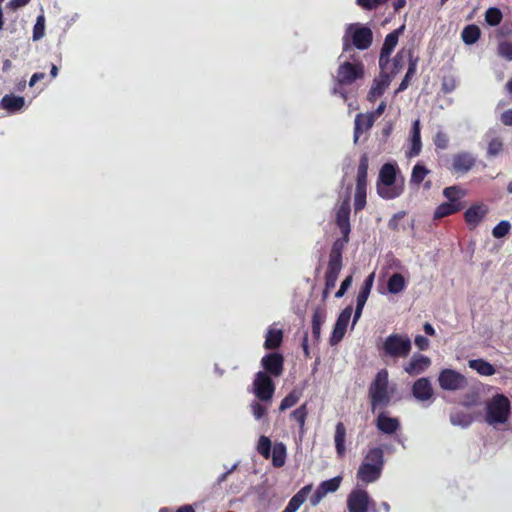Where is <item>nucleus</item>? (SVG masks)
Wrapping results in <instances>:
<instances>
[{
	"instance_id": "obj_40",
	"label": "nucleus",
	"mask_w": 512,
	"mask_h": 512,
	"mask_svg": "<svg viewBox=\"0 0 512 512\" xmlns=\"http://www.w3.org/2000/svg\"><path fill=\"white\" fill-rule=\"evenodd\" d=\"M302 396V391L293 389L282 401L279 406L280 411H285L291 407H293L300 400Z\"/></svg>"
},
{
	"instance_id": "obj_62",
	"label": "nucleus",
	"mask_w": 512,
	"mask_h": 512,
	"mask_svg": "<svg viewBox=\"0 0 512 512\" xmlns=\"http://www.w3.org/2000/svg\"><path fill=\"white\" fill-rule=\"evenodd\" d=\"M238 464H234L227 472L221 474L219 477H218V483H221V482H224L228 475L231 474L236 468H237Z\"/></svg>"
},
{
	"instance_id": "obj_61",
	"label": "nucleus",
	"mask_w": 512,
	"mask_h": 512,
	"mask_svg": "<svg viewBox=\"0 0 512 512\" xmlns=\"http://www.w3.org/2000/svg\"><path fill=\"white\" fill-rule=\"evenodd\" d=\"M404 213H398L393 216V218L389 221V227L395 229L397 227L398 220L403 217Z\"/></svg>"
},
{
	"instance_id": "obj_26",
	"label": "nucleus",
	"mask_w": 512,
	"mask_h": 512,
	"mask_svg": "<svg viewBox=\"0 0 512 512\" xmlns=\"http://www.w3.org/2000/svg\"><path fill=\"white\" fill-rule=\"evenodd\" d=\"M312 490V484H308L301 488L288 502L282 512H296L300 506L306 501L307 496Z\"/></svg>"
},
{
	"instance_id": "obj_18",
	"label": "nucleus",
	"mask_w": 512,
	"mask_h": 512,
	"mask_svg": "<svg viewBox=\"0 0 512 512\" xmlns=\"http://www.w3.org/2000/svg\"><path fill=\"white\" fill-rule=\"evenodd\" d=\"M352 315V308L346 307L339 315L331 336V344L338 343L344 336Z\"/></svg>"
},
{
	"instance_id": "obj_47",
	"label": "nucleus",
	"mask_w": 512,
	"mask_h": 512,
	"mask_svg": "<svg viewBox=\"0 0 512 512\" xmlns=\"http://www.w3.org/2000/svg\"><path fill=\"white\" fill-rule=\"evenodd\" d=\"M349 238L348 236H343L342 239H338L334 242L329 260L332 261L335 256L338 257V261L342 262V249L344 245L348 242Z\"/></svg>"
},
{
	"instance_id": "obj_63",
	"label": "nucleus",
	"mask_w": 512,
	"mask_h": 512,
	"mask_svg": "<svg viewBox=\"0 0 512 512\" xmlns=\"http://www.w3.org/2000/svg\"><path fill=\"white\" fill-rule=\"evenodd\" d=\"M423 329L427 335L433 336L435 334V329L430 323H425Z\"/></svg>"
},
{
	"instance_id": "obj_46",
	"label": "nucleus",
	"mask_w": 512,
	"mask_h": 512,
	"mask_svg": "<svg viewBox=\"0 0 512 512\" xmlns=\"http://www.w3.org/2000/svg\"><path fill=\"white\" fill-rule=\"evenodd\" d=\"M44 34H45V17L43 14H41L36 19V23L33 27L32 38L34 41H38L44 37Z\"/></svg>"
},
{
	"instance_id": "obj_38",
	"label": "nucleus",
	"mask_w": 512,
	"mask_h": 512,
	"mask_svg": "<svg viewBox=\"0 0 512 512\" xmlns=\"http://www.w3.org/2000/svg\"><path fill=\"white\" fill-rule=\"evenodd\" d=\"M461 37L465 44L472 45L480 38V29L476 25H468L463 29Z\"/></svg>"
},
{
	"instance_id": "obj_20",
	"label": "nucleus",
	"mask_w": 512,
	"mask_h": 512,
	"mask_svg": "<svg viewBox=\"0 0 512 512\" xmlns=\"http://www.w3.org/2000/svg\"><path fill=\"white\" fill-rule=\"evenodd\" d=\"M404 56H407L409 58V67H408V70H407V72L405 74L404 79L402 80V82L400 83L398 89L396 90V93H399V92H402V91L406 90L408 85H409L410 79L416 73L417 59H413L411 50H407V51L402 50V51H400L397 54L396 58L394 59L395 65L397 66L399 58H403Z\"/></svg>"
},
{
	"instance_id": "obj_49",
	"label": "nucleus",
	"mask_w": 512,
	"mask_h": 512,
	"mask_svg": "<svg viewBox=\"0 0 512 512\" xmlns=\"http://www.w3.org/2000/svg\"><path fill=\"white\" fill-rule=\"evenodd\" d=\"M503 150V142L500 138H493L488 144L487 154L490 157L498 156Z\"/></svg>"
},
{
	"instance_id": "obj_56",
	"label": "nucleus",
	"mask_w": 512,
	"mask_h": 512,
	"mask_svg": "<svg viewBox=\"0 0 512 512\" xmlns=\"http://www.w3.org/2000/svg\"><path fill=\"white\" fill-rule=\"evenodd\" d=\"M414 342L420 350H426L429 346V340L422 335L416 336Z\"/></svg>"
},
{
	"instance_id": "obj_9",
	"label": "nucleus",
	"mask_w": 512,
	"mask_h": 512,
	"mask_svg": "<svg viewBox=\"0 0 512 512\" xmlns=\"http://www.w3.org/2000/svg\"><path fill=\"white\" fill-rule=\"evenodd\" d=\"M438 383L445 391H461L468 386L467 378L453 369H443L439 373Z\"/></svg>"
},
{
	"instance_id": "obj_11",
	"label": "nucleus",
	"mask_w": 512,
	"mask_h": 512,
	"mask_svg": "<svg viewBox=\"0 0 512 512\" xmlns=\"http://www.w3.org/2000/svg\"><path fill=\"white\" fill-rule=\"evenodd\" d=\"M370 501V497L365 490L354 489L348 495V510L349 512H367Z\"/></svg>"
},
{
	"instance_id": "obj_28",
	"label": "nucleus",
	"mask_w": 512,
	"mask_h": 512,
	"mask_svg": "<svg viewBox=\"0 0 512 512\" xmlns=\"http://www.w3.org/2000/svg\"><path fill=\"white\" fill-rule=\"evenodd\" d=\"M376 119L370 114H358L355 118V128H354V140L355 142L358 141L360 135L363 132L368 131Z\"/></svg>"
},
{
	"instance_id": "obj_45",
	"label": "nucleus",
	"mask_w": 512,
	"mask_h": 512,
	"mask_svg": "<svg viewBox=\"0 0 512 512\" xmlns=\"http://www.w3.org/2000/svg\"><path fill=\"white\" fill-rule=\"evenodd\" d=\"M502 20V12L495 7L489 8L485 13V21L491 26L498 25Z\"/></svg>"
},
{
	"instance_id": "obj_36",
	"label": "nucleus",
	"mask_w": 512,
	"mask_h": 512,
	"mask_svg": "<svg viewBox=\"0 0 512 512\" xmlns=\"http://www.w3.org/2000/svg\"><path fill=\"white\" fill-rule=\"evenodd\" d=\"M272 463L275 467H282L286 462L287 449L282 442L274 444L272 452Z\"/></svg>"
},
{
	"instance_id": "obj_53",
	"label": "nucleus",
	"mask_w": 512,
	"mask_h": 512,
	"mask_svg": "<svg viewBox=\"0 0 512 512\" xmlns=\"http://www.w3.org/2000/svg\"><path fill=\"white\" fill-rule=\"evenodd\" d=\"M387 0H356L357 4L364 9H373Z\"/></svg>"
},
{
	"instance_id": "obj_55",
	"label": "nucleus",
	"mask_w": 512,
	"mask_h": 512,
	"mask_svg": "<svg viewBox=\"0 0 512 512\" xmlns=\"http://www.w3.org/2000/svg\"><path fill=\"white\" fill-rule=\"evenodd\" d=\"M456 88V81L454 78H446L442 83V89L445 93H450Z\"/></svg>"
},
{
	"instance_id": "obj_6",
	"label": "nucleus",
	"mask_w": 512,
	"mask_h": 512,
	"mask_svg": "<svg viewBox=\"0 0 512 512\" xmlns=\"http://www.w3.org/2000/svg\"><path fill=\"white\" fill-rule=\"evenodd\" d=\"M412 343L408 335L391 334L383 342L385 355L393 358H405L409 355Z\"/></svg>"
},
{
	"instance_id": "obj_34",
	"label": "nucleus",
	"mask_w": 512,
	"mask_h": 512,
	"mask_svg": "<svg viewBox=\"0 0 512 512\" xmlns=\"http://www.w3.org/2000/svg\"><path fill=\"white\" fill-rule=\"evenodd\" d=\"M468 366L483 376H491L495 373L493 365L483 359L469 360Z\"/></svg>"
},
{
	"instance_id": "obj_51",
	"label": "nucleus",
	"mask_w": 512,
	"mask_h": 512,
	"mask_svg": "<svg viewBox=\"0 0 512 512\" xmlns=\"http://www.w3.org/2000/svg\"><path fill=\"white\" fill-rule=\"evenodd\" d=\"M251 412L256 420H260L266 414V407L261 405L258 401H253L250 404Z\"/></svg>"
},
{
	"instance_id": "obj_3",
	"label": "nucleus",
	"mask_w": 512,
	"mask_h": 512,
	"mask_svg": "<svg viewBox=\"0 0 512 512\" xmlns=\"http://www.w3.org/2000/svg\"><path fill=\"white\" fill-rule=\"evenodd\" d=\"M372 37L373 35L370 28L358 23L350 24L343 36V51L345 53H352V46L359 50H365L370 47Z\"/></svg>"
},
{
	"instance_id": "obj_13",
	"label": "nucleus",
	"mask_w": 512,
	"mask_h": 512,
	"mask_svg": "<svg viewBox=\"0 0 512 512\" xmlns=\"http://www.w3.org/2000/svg\"><path fill=\"white\" fill-rule=\"evenodd\" d=\"M431 365V359L416 353L403 365L404 371L410 376H417L425 372Z\"/></svg>"
},
{
	"instance_id": "obj_30",
	"label": "nucleus",
	"mask_w": 512,
	"mask_h": 512,
	"mask_svg": "<svg viewBox=\"0 0 512 512\" xmlns=\"http://www.w3.org/2000/svg\"><path fill=\"white\" fill-rule=\"evenodd\" d=\"M410 141L411 148L407 155L408 157H415L420 153L422 148L420 136V121L418 119H416L412 124Z\"/></svg>"
},
{
	"instance_id": "obj_15",
	"label": "nucleus",
	"mask_w": 512,
	"mask_h": 512,
	"mask_svg": "<svg viewBox=\"0 0 512 512\" xmlns=\"http://www.w3.org/2000/svg\"><path fill=\"white\" fill-rule=\"evenodd\" d=\"M350 196L346 195L343 202L339 205L336 212V222L343 236H349L350 233Z\"/></svg>"
},
{
	"instance_id": "obj_44",
	"label": "nucleus",
	"mask_w": 512,
	"mask_h": 512,
	"mask_svg": "<svg viewBox=\"0 0 512 512\" xmlns=\"http://www.w3.org/2000/svg\"><path fill=\"white\" fill-rule=\"evenodd\" d=\"M497 54L507 61H512V42L507 40L499 41Z\"/></svg>"
},
{
	"instance_id": "obj_64",
	"label": "nucleus",
	"mask_w": 512,
	"mask_h": 512,
	"mask_svg": "<svg viewBox=\"0 0 512 512\" xmlns=\"http://www.w3.org/2000/svg\"><path fill=\"white\" fill-rule=\"evenodd\" d=\"M176 512H194V509L191 505H184L180 507Z\"/></svg>"
},
{
	"instance_id": "obj_1",
	"label": "nucleus",
	"mask_w": 512,
	"mask_h": 512,
	"mask_svg": "<svg viewBox=\"0 0 512 512\" xmlns=\"http://www.w3.org/2000/svg\"><path fill=\"white\" fill-rule=\"evenodd\" d=\"M339 67L336 71V84L332 90L333 94H339L344 100L347 99L346 92L342 88L343 85H350L356 80L363 78L364 65L355 58L353 53H345L344 51L338 57Z\"/></svg>"
},
{
	"instance_id": "obj_37",
	"label": "nucleus",
	"mask_w": 512,
	"mask_h": 512,
	"mask_svg": "<svg viewBox=\"0 0 512 512\" xmlns=\"http://www.w3.org/2000/svg\"><path fill=\"white\" fill-rule=\"evenodd\" d=\"M326 314L322 309H316L312 316V336L318 341L321 334V326L325 322Z\"/></svg>"
},
{
	"instance_id": "obj_41",
	"label": "nucleus",
	"mask_w": 512,
	"mask_h": 512,
	"mask_svg": "<svg viewBox=\"0 0 512 512\" xmlns=\"http://www.w3.org/2000/svg\"><path fill=\"white\" fill-rule=\"evenodd\" d=\"M443 195L450 203H461L460 200L464 197L465 192L456 186H450L443 190Z\"/></svg>"
},
{
	"instance_id": "obj_16",
	"label": "nucleus",
	"mask_w": 512,
	"mask_h": 512,
	"mask_svg": "<svg viewBox=\"0 0 512 512\" xmlns=\"http://www.w3.org/2000/svg\"><path fill=\"white\" fill-rule=\"evenodd\" d=\"M476 163V157L467 151L455 154L452 158V171L455 173H467Z\"/></svg>"
},
{
	"instance_id": "obj_33",
	"label": "nucleus",
	"mask_w": 512,
	"mask_h": 512,
	"mask_svg": "<svg viewBox=\"0 0 512 512\" xmlns=\"http://www.w3.org/2000/svg\"><path fill=\"white\" fill-rule=\"evenodd\" d=\"M363 462L369 463L373 467H379V470L382 471L384 466L383 450L379 447L370 448L364 456Z\"/></svg>"
},
{
	"instance_id": "obj_35",
	"label": "nucleus",
	"mask_w": 512,
	"mask_h": 512,
	"mask_svg": "<svg viewBox=\"0 0 512 512\" xmlns=\"http://www.w3.org/2000/svg\"><path fill=\"white\" fill-rule=\"evenodd\" d=\"M463 208L462 203H450L445 202L440 204L434 212L435 219H441L443 217L454 214L455 212L461 210Z\"/></svg>"
},
{
	"instance_id": "obj_17",
	"label": "nucleus",
	"mask_w": 512,
	"mask_h": 512,
	"mask_svg": "<svg viewBox=\"0 0 512 512\" xmlns=\"http://www.w3.org/2000/svg\"><path fill=\"white\" fill-rule=\"evenodd\" d=\"M412 395L419 402L431 401L433 399L431 381L426 377L416 380L412 386Z\"/></svg>"
},
{
	"instance_id": "obj_7",
	"label": "nucleus",
	"mask_w": 512,
	"mask_h": 512,
	"mask_svg": "<svg viewBox=\"0 0 512 512\" xmlns=\"http://www.w3.org/2000/svg\"><path fill=\"white\" fill-rule=\"evenodd\" d=\"M252 391L256 398L262 402H270L275 392V384L272 378L263 371L255 374Z\"/></svg>"
},
{
	"instance_id": "obj_19",
	"label": "nucleus",
	"mask_w": 512,
	"mask_h": 512,
	"mask_svg": "<svg viewBox=\"0 0 512 512\" xmlns=\"http://www.w3.org/2000/svg\"><path fill=\"white\" fill-rule=\"evenodd\" d=\"M391 83V77L385 73L381 72L377 77L374 78L372 86L368 93V100L370 102L376 101L377 98H379L383 93L386 91V89L389 87Z\"/></svg>"
},
{
	"instance_id": "obj_22",
	"label": "nucleus",
	"mask_w": 512,
	"mask_h": 512,
	"mask_svg": "<svg viewBox=\"0 0 512 512\" xmlns=\"http://www.w3.org/2000/svg\"><path fill=\"white\" fill-rule=\"evenodd\" d=\"M341 269H342V262L338 261L337 256H335L332 261L329 260L327 272L325 275L324 295H326L330 290H332L336 286V282H337V279H338Z\"/></svg>"
},
{
	"instance_id": "obj_24",
	"label": "nucleus",
	"mask_w": 512,
	"mask_h": 512,
	"mask_svg": "<svg viewBox=\"0 0 512 512\" xmlns=\"http://www.w3.org/2000/svg\"><path fill=\"white\" fill-rule=\"evenodd\" d=\"M488 212V208L484 204L473 205L465 212V221L471 228H475L480 224Z\"/></svg>"
},
{
	"instance_id": "obj_5",
	"label": "nucleus",
	"mask_w": 512,
	"mask_h": 512,
	"mask_svg": "<svg viewBox=\"0 0 512 512\" xmlns=\"http://www.w3.org/2000/svg\"><path fill=\"white\" fill-rule=\"evenodd\" d=\"M510 415V402L504 395L491 398L486 406V422L494 427L508 421Z\"/></svg>"
},
{
	"instance_id": "obj_60",
	"label": "nucleus",
	"mask_w": 512,
	"mask_h": 512,
	"mask_svg": "<svg viewBox=\"0 0 512 512\" xmlns=\"http://www.w3.org/2000/svg\"><path fill=\"white\" fill-rule=\"evenodd\" d=\"M45 74L44 73H34L29 81V86H34L38 81L44 79Z\"/></svg>"
},
{
	"instance_id": "obj_57",
	"label": "nucleus",
	"mask_w": 512,
	"mask_h": 512,
	"mask_svg": "<svg viewBox=\"0 0 512 512\" xmlns=\"http://www.w3.org/2000/svg\"><path fill=\"white\" fill-rule=\"evenodd\" d=\"M501 122L506 126L512 125V109L506 110L501 114Z\"/></svg>"
},
{
	"instance_id": "obj_48",
	"label": "nucleus",
	"mask_w": 512,
	"mask_h": 512,
	"mask_svg": "<svg viewBox=\"0 0 512 512\" xmlns=\"http://www.w3.org/2000/svg\"><path fill=\"white\" fill-rule=\"evenodd\" d=\"M257 451L264 458L271 456V441L267 436H261L258 440Z\"/></svg>"
},
{
	"instance_id": "obj_39",
	"label": "nucleus",
	"mask_w": 512,
	"mask_h": 512,
	"mask_svg": "<svg viewBox=\"0 0 512 512\" xmlns=\"http://www.w3.org/2000/svg\"><path fill=\"white\" fill-rule=\"evenodd\" d=\"M473 418L470 414L465 412H453L450 415V422L453 426H459L461 428H467L471 425Z\"/></svg>"
},
{
	"instance_id": "obj_12",
	"label": "nucleus",
	"mask_w": 512,
	"mask_h": 512,
	"mask_svg": "<svg viewBox=\"0 0 512 512\" xmlns=\"http://www.w3.org/2000/svg\"><path fill=\"white\" fill-rule=\"evenodd\" d=\"M341 482V476H336L332 479L321 482L314 494L310 497V504L312 506H317L327 494L337 491Z\"/></svg>"
},
{
	"instance_id": "obj_2",
	"label": "nucleus",
	"mask_w": 512,
	"mask_h": 512,
	"mask_svg": "<svg viewBox=\"0 0 512 512\" xmlns=\"http://www.w3.org/2000/svg\"><path fill=\"white\" fill-rule=\"evenodd\" d=\"M403 192L402 183L396 180V167L391 163L384 164L379 172L377 193L383 199H394Z\"/></svg>"
},
{
	"instance_id": "obj_27",
	"label": "nucleus",
	"mask_w": 512,
	"mask_h": 512,
	"mask_svg": "<svg viewBox=\"0 0 512 512\" xmlns=\"http://www.w3.org/2000/svg\"><path fill=\"white\" fill-rule=\"evenodd\" d=\"M25 98L16 95H5L0 101V108L13 114L22 110Z\"/></svg>"
},
{
	"instance_id": "obj_31",
	"label": "nucleus",
	"mask_w": 512,
	"mask_h": 512,
	"mask_svg": "<svg viewBox=\"0 0 512 512\" xmlns=\"http://www.w3.org/2000/svg\"><path fill=\"white\" fill-rule=\"evenodd\" d=\"M345 439L346 428L342 422H338L335 427L334 442L336 453L339 458H342L346 453Z\"/></svg>"
},
{
	"instance_id": "obj_14",
	"label": "nucleus",
	"mask_w": 512,
	"mask_h": 512,
	"mask_svg": "<svg viewBox=\"0 0 512 512\" xmlns=\"http://www.w3.org/2000/svg\"><path fill=\"white\" fill-rule=\"evenodd\" d=\"M284 359L282 355L278 353L266 354L261 359V365L264 368V372L270 377H279L283 372Z\"/></svg>"
},
{
	"instance_id": "obj_32",
	"label": "nucleus",
	"mask_w": 512,
	"mask_h": 512,
	"mask_svg": "<svg viewBox=\"0 0 512 512\" xmlns=\"http://www.w3.org/2000/svg\"><path fill=\"white\" fill-rule=\"evenodd\" d=\"M407 287V280L400 273L392 274L387 281V290L391 294H400Z\"/></svg>"
},
{
	"instance_id": "obj_4",
	"label": "nucleus",
	"mask_w": 512,
	"mask_h": 512,
	"mask_svg": "<svg viewBox=\"0 0 512 512\" xmlns=\"http://www.w3.org/2000/svg\"><path fill=\"white\" fill-rule=\"evenodd\" d=\"M388 377V371L381 369L370 386L369 395L373 411L377 407L385 408L390 403L393 390L389 388Z\"/></svg>"
},
{
	"instance_id": "obj_8",
	"label": "nucleus",
	"mask_w": 512,
	"mask_h": 512,
	"mask_svg": "<svg viewBox=\"0 0 512 512\" xmlns=\"http://www.w3.org/2000/svg\"><path fill=\"white\" fill-rule=\"evenodd\" d=\"M367 171L368 159L366 156H363L360 160L357 171L356 191L354 197L355 211L362 210L366 205Z\"/></svg>"
},
{
	"instance_id": "obj_21",
	"label": "nucleus",
	"mask_w": 512,
	"mask_h": 512,
	"mask_svg": "<svg viewBox=\"0 0 512 512\" xmlns=\"http://www.w3.org/2000/svg\"><path fill=\"white\" fill-rule=\"evenodd\" d=\"M398 39L399 30H395L386 36L379 57V65L381 68L388 64L390 55L396 47Z\"/></svg>"
},
{
	"instance_id": "obj_52",
	"label": "nucleus",
	"mask_w": 512,
	"mask_h": 512,
	"mask_svg": "<svg viewBox=\"0 0 512 512\" xmlns=\"http://www.w3.org/2000/svg\"><path fill=\"white\" fill-rule=\"evenodd\" d=\"M449 138L446 133L439 131L434 137V144L437 148L446 149L448 146Z\"/></svg>"
},
{
	"instance_id": "obj_58",
	"label": "nucleus",
	"mask_w": 512,
	"mask_h": 512,
	"mask_svg": "<svg viewBox=\"0 0 512 512\" xmlns=\"http://www.w3.org/2000/svg\"><path fill=\"white\" fill-rule=\"evenodd\" d=\"M30 0H10L8 3V8L12 10H17L29 3Z\"/></svg>"
},
{
	"instance_id": "obj_25",
	"label": "nucleus",
	"mask_w": 512,
	"mask_h": 512,
	"mask_svg": "<svg viewBox=\"0 0 512 512\" xmlns=\"http://www.w3.org/2000/svg\"><path fill=\"white\" fill-rule=\"evenodd\" d=\"M381 473L379 467L362 462L357 471V478L364 483H373L380 478Z\"/></svg>"
},
{
	"instance_id": "obj_23",
	"label": "nucleus",
	"mask_w": 512,
	"mask_h": 512,
	"mask_svg": "<svg viewBox=\"0 0 512 512\" xmlns=\"http://www.w3.org/2000/svg\"><path fill=\"white\" fill-rule=\"evenodd\" d=\"M376 427L384 434H394L400 428L398 418L390 417L386 413L381 412L376 419Z\"/></svg>"
},
{
	"instance_id": "obj_43",
	"label": "nucleus",
	"mask_w": 512,
	"mask_h": 512,
	"mask_svg": "<svg viewBox=\"0 0 512 512\" xmlns=\"http://www.w3.org/2000/svg\"><path fill=\"white\" fill-rule=\"evenodd\" d=\"M428 174L429 170L425 166L418 163L413 167L410 182L412 184L419 185Z\"/></svg>"
},
{
	"instance_id": "obj_42",
	"label": "nucleus",
	"mask_w": 512,
	"mask_h": 512,
	"mask_svg": "<svg viewBox=\"0 0 512 512\" xmlns=\"http://www.w3.org/2000/svg\"><path fill=\"white\" fill-rule=\"evenodd\" d=\"M307 414H308V411H307V405L306 404L301 405L300 407H298L297 409H295L291 413V416L299 424L300 433L301 434H304V432H305L304 426H305V421H306V418H307Z\"/></svg>"
},
{
	"instance_id": "obj_54",
	"label": "nucleus",
	"mask_w": 512,
	"mask_h": 512,
	"mask_svg": "<svg viewBox=\"0 0 512 512\" xmlns=\"http://www.w3.org/2000/svg\"><path fill=\"white\" fill-rule=\"evenodd\" d=\"M352 283V276H347L343 282L341 283V286L339 290L336 292L335 297L341 298L346 293L347 289L351 286Z\"/></svg>"
},
{
	"instance_id": "obj_50",
	"label": "nucleus",
	"mask_w": 512,
	"mask_h": 512,
	"mask_svg": "<svg viewBox=\"0 0 512 512\" xmlns=\"http://www.w3.org/2000/svg\"><path fill=\"white\" fill-rule=\"evenodd\" d=\"M511 229V224L508 221L499 222L492 230V235L495 238H502L506 236Z\"/></svg>"
},
{
	"instance_id": "obj_59",
	"label": "nucleus",
	"mask_w": 512,
	"mask_h": 512,
	"mask_svg": "<svg viewBox=\"0 0 512 512\" xmlns=\"http://www.w3.org/2000/svg\"><path fill=\"white\" fill-rule=\"evenodd\" d=\"M386 109V103L381 102L376 110L369 112L375 119H378Z\"/></svg>"
},
{
	"instance_id": "obj_10",
	"label": "nucleus",
	"mask_w": 512,
	"mask_h": 512,
	"mask_svg": "<svg viewBox=\"0 0 512 512\" xmlns=\"http://www.w3.org/2000/svg\"><path fill=\"white\" fill-rule=\"evenodd\" d=\"M374 278H375V273L372 272L371 274H369L366 277V279L364 280V282L360 288V291L356 298V309L354 311L353 324H355L360 319V317L362 315L363 308L367 302V299L370 295L371 289L374 284Z\"/></svg>"
},
{
	"instance_id": "obj_29",
	"label": "nucleus",
	"mask_w": 512,
	"mask_h": 512,
	"mask_svg": "<svg viewBox=\"0 0 512 512\" xmlns=\"http://www.w3.org/2000/svg\"><path fill=\"white\" fill-rule=\"evenodd\" d=\"M283 339L282 329L277 328L276 324L271 325L266 333L264 347L266 349H275L280 346Z\"/></svg>"
}]
</instances>
